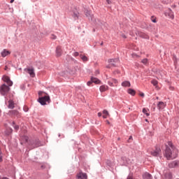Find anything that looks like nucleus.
Returning <instances> with one entry per match:
<instances>
[{
  "label": "nucleus",
  "mask_w": 179,
  "mask_h": 179,
  "mask_svg": "<svg viewBox=\"0 0 179 179\" xmlns=\"http://www.w3.org/2000/svg\"><path fill=\"white\" fill-rule=\"evenodd\" d=\"M2 80L3 82H6L8 86H12L13 85V82L10 80V78L8 76H3Z\"/></svg>",
  "instance_id": "nucleus-5"
},
{
  "label": "nucleus",
  "mask_w": 179,
  "mask_h": 179,
  "mask_svg": "<svg viewBox=\"0 0 179 179\" xmlns=\"http://www.w3.org/2000/svg\"><path fill=\"white\" fill-rule=\"evenodd\" d=\"M73 56H74V57H79V52H75L73 53Z\"/></svg>",
  "instance_id": "nucleus-35"
},
{
  "label": "nucleus",
  "mask_w": 179,
  "mask_h": 179,
  "mask_svg": "<svg viewBox=\"0 0 179 179\" xmlns=\"http://www.w3.org/2000/svg\"><path fill=\"white\" fill-rule=\"evenodd\" d=\"M0 113H1V110H0Z\"/></svg>",
  "instance_id": "nucleus-48"
},
{
  "label": "nucleus",
  "mask_w": 179,
  "mask_h": 179,
  "mask_svg": "<svg viewBox=\"0 0 179 179\" xmlns=\"http://www.w3.org/2000/svg\"><path fill=\"white\" fill-rule=\"evenodd\" d=\"M85 15L87 16V17H92V11L86 10L85 11Z\"/></svg>",
  "instance_id": "nucleus-24"
},
{
  "label": "nucleus",
  "mask_w": 179,
  "mask_h": 179,
  "mask_svg": "<svg viewBox=\"0 0 179 179\" xmlns=\"http://www.w3.org/2000/svg\"><path fill=\"white\" fill-rule=\"evenodd\" d=\"M98 117H101V113H98Z\"/></svg>",
  "instance_id": "nucleus-42"
},
{
  "label": "nucleus",
  "mask_w": 179,
  "mask_h": 179,
  "mask_svg": "<svg viewBox=\"0 0 179 179\" xmlns=\"http://www.w3.org/2000/svg\"><path fill=\"white\" fill-rule=\"evenodd\" d=\"M91 80L92 83H96V85H99L100 83V81L96 78H91Z\"/></svg>",
  "instance_id": "nucleus-19"
},
{
  "label": "nucleus",
  "mask_w": 179,
  "mask_h": 179,
  "mask_svg": "<svg viewBox=\"0 0 179 179\" xmlns=\"http://www.w3.org/2000/svg\"><path fill=\"white\" fill-rule=\"evenodd\" d=\"M107 3H108V5H110L111 3V1L110 0H106Z\"/></svg>",
  "instance_id": "nucleus-39"
},
{
  "label": "nucleus",
  "mask_w": 179,
  "mask_h": 179,
  "mask_svg": "<svg viewBox=\"0 0 179 179\" xmlns=\"http://www.w3.org/2000/svg\"><path fill=\"white\" fill-rule=\"evenodd\" d=\"M165 15L166 16H169V17H170V19H174V13L173 12V10H171V9H169L166 13Z\"/></svg>",
  "instance_id": "nucleus-8"
},
{
  "label": "nucleus",
  "mask_w": 179,
  "mask_h": 179,
  "mask_svg": "<svg viewBox=\"0 0 179 179\" xmlns=\"http://www.w3.org/2000/svg\"><path fill=\"white\" fill-rule=\"evenodd\" d=\"M22 141H24V142H29V137L24 136L22 138Z\"/></svg>",
  "instance_id": "nucleus-27"
},
{
  "label": "nucleus",
  "mask_w": 179,
  "mask_h": 179,
  "mask_svg": "<svg viewBox=\"0 0 179 179\" xmlns=\"http://www.w3.org/2000/svg\"><path fill=\"white\" fill-rule=\"evenodd\" d=\"M43 94H45V93L43 92H42V91H40V92H38V96H39L40 97H43Z\"/></svg>",
  "instance_id": "nucleus-30"
},
{
  "label": "nucleus",
  "mask_w": 179,
  "mask_h": 179,
  "mask_svg": "<svg viewBox=\"0 0 179 179\" xmlns=\"http://www.w3.org/2000/svg\"><path fill=\"white\" fill-rule=\"evenodd\" d=\"M151 21L153 22V23H157V21L156 20V17H155V16H152L151 17Z\"/></svg>",
  "instance_id": "nucleus-26"
},
{
  "label": "nucleus",
  "mask_w": 179,
  "mask_h": 179,
  "mask_svg": "<svg viewBox=\"0 0 179 179\" xmlns=\"http://www.w3.org/2000/svg\"><path fill=\"white\" fill-rule=\"evenodd\" d=\"M122 86L123 87H130L131 83H129V81H124V82L122 83Z\"/></svg>",
  "instance_id": "nucleus-15"
},
{
  "label": "nucleus",
  "mask_w": 179,
  "mask_h": 179,
  "mask_svg": "<svg viewBox=\"0 0 179 179\" xmlns=\"http://www.w3.org/2000/svg\"><path fill=\"white\" fill-rule=\"evenodd\" d=\"M10 3H13V2H15V0H10Z\"/></svg>",
  "instance_id": "nucleus-43"
},
{
  "label": "nucleus",
  "mask_w": 179,
  "mask_h": 179,
  "mask_svg": "<svg viewBox=\"0 0 179 179\" xmlns=\"http://www.w3.org/2000/svg\"><path fill=\"white\" fill-rule=\"evenodd\" d=\"M127 179H134V178H132V176H129L127 177Z\"/></svg>",
  "instance_id": "nucleus-41"
},
{
  "label": "nucleus",
  "mask_w": 179,
  "mask_h": 179,
  "mask_svg": "<svg viewBox=\"0 0 179 179\" xmlns=\"http://www.w3.org/2000/svg\"><path fill=\"white\" fill-rule=\"evenodd\" d=\"M9 54H10V52L4 49L3 52H1V57H3V58H5V57H7V55H9Z\"/></svg>",
  "instance_id": "nucleus-14"
},
{
  "label": "nucleus",
  "mask_w": 179,
  "mask_h": 179,
  "mask_svg": "<svg viewBox=\"0 0 179 179\" xmlns=\"http://www.w3.org/2000/svg\"><path fill=\"white\" fill-rule=\"evenodd\" d=\"M108 85L112 87H114V83L112 81H108Z\"/></svg>",
  "instance_id": "nucleus-32"
},
{
  "label": "nucleus",
  "mask_w": 179,
  "mask_h": 179,
  "mask_svg": "<svg viewBox=\"0 0 179 179\" xmlns=\"http://www.w3.org/2000/svg\"><path fill=\"white\" fill-rule=\"evenodd\" d=\"M128 93H129V94H131V96H135V94H136V92H135V90H134L132 89H129Z\"/></svg>",
  "instance_id": "nucleus-20"
},
{
  "label": "nucleus",
  "mask_w": 179,
  "mask_h": 179,
  "mask_svg": "<svg viewBox=\"0 0 179 179\" xmlns=\"http://www.w3.org/2000/svg\"><path fill=\"white\" fill-rule=\"evenodd\" d=\"M111 82L114 83L115 85H117L118 83V81L114 78H112Z\"/></svg>",
  "instance_id": "nucleus-29"
},
{
  "label": "nucleus",
  "mask_w": 179,
  "mask_h": 179,
  "mask_svg": "<svg viewBox=\"0 0 179 179\" xmlns=\"http://www.w3.org/2000/svg\"><path fill=\"white\" fill-rule=\"evenodd\" d=\"M73 17H75V19H78V14L74 13Z\"/></svg>",
  "instance_id": "nucleus-38"
},
{
  "label": "nucleus",
  "mask_w": 179,
  "mask_h": 179,
  "mask_svg": "<svg viewBox=\"0 0 179 179\" xmlns=\"http://www.w3.org/2000/svg\"><path fill=\"white\" fill-rule=\"evenodd\" d=\"M143 114H145V115H147V117H149V115H150V113H149V109H146V108H143Z\"/></svg>",
  "instance_id": "nucleus-21"
},
{
  "label": "nucleus",
  "mask_w": 179,
  "mask_h": 179,
  "mask_svg": "<svg viewBox=\"0 0 179 179\" xmlns=\"http://www.w3.org/2000/svg\"><path fill=\"white\" fill-rule=\"evenodd\" d=\"M142 64H143L144 65H146L148 64V59H143L141 61Z\"/></svg>",
  "instance_id": "nucleus-28"
},
{
  "label": "nucleus",
  "mask_w": 179,
  "mask_h": 179,
  "mask_svg": "<svg viewBox=\"0 0 179 179\" xmlns=\"http://www.w3.org/2000/svg\"><path fill=\"white\" fill-rule=\"evenodd\" d=\"M178 166H179V162L176 161L172 162L169 164V167L170 169H174V167H178Z\"/></svg>",
  "instance_id": "nucleus-9"
},
{
  "label": "nucleus",
  "mask_w": 179,
  "mask_h": 179,
  "mask_svg": "<svg viewBox=\"0 0 179 179\" xmlns=\"http://www.w3.org/2000/svg\"><path fill=\"white\" fill-rule=\"evenodd\" d=\"M55 52L56 57H61L62 55V48L61 46H57Z\"/></svg>",
  "instance_id": "nucleus-7"
},
{
  "label": "nucleus",
  "mask_w": 179,
  "mask_h": 179,
  "mask_svg": "<svg viewBox=\"0 0 179 179\" xmlns=\"http://www.w3.org/2000/svg\"><path fill=\"white\" fill-rule=\"evenodd\" d=\"M106 68H110V66H107Z\"/></svg>",
  "instance_id": "nucleus-45"
},
{
  "label": "nucleus",
  "mask_w": 179,
  "mask_h": 179,
  "mask_svg": "<svg viewBox=\"0 0 179 179\" xmlns=\"http://www.w3.org/2000/svg\"><path fill=\"white\" fill-rule=\"evenodd\" d=\"M38 146H41V144L40 141H37V142H36V145H35V148H38Z\"/></svg>",
  "instance_id": "nucleus-34"
},
{
  "label": "nucleus",
  "mask_w": 179,
  "mask_h": 179,
  "mask_svg": "<svg viewBox=\"0 0 179 179\" xmlns=\"http://www.w3.org/2000/svg\"><path fill=\"white\" fill-rule=\"evenodd\" d=\"M160 152H162V150H160V148L156 147L155 150L150 152V155H152V156H159V155H160Z\"/></svg>",
  "instance_id": "nucleus-6"
},
{
  "label": "nucleus",
  "mask_w": 179,
  "mask_h": 179,
  "mask_svg": "<svg viewBox=\"0 0 179 179\" xmlns=\"http://www.w3.org/2000/svg\"><path fill=\"white\" fill-rule=\"evenodd\" d=\"M92 83H93V82L92 80L91 81H88L87 83V86H90V85H92Z\"/></svg>",
  "instance_id": "nucleus-36"
},
{
  "label": "nucleus",
  "mask_w": 179,
  "mask_h": 179,
  "mask_svg": "<svg viewBox=\"0 0 179 179\" xmlns=\"http://www.w3.org/2000/svg\"><path fill=\"white\" fill-rule=\"evenodd\" d=\"M13 125L16 131H17V129H19V126L15 125V122H13Z\"/></svg>",
  "instance_id": "nucleus-31"
},
{
  "label": "nucleus",
  "mask_w": 179,
  "mask_h": 179,
  "mask_svg": "<svg viewBox=\"0 0 179 179\" xmlns=\"http://www.w3.org/2000/svg\"><path fill=\"white\" fill-rule=\"evenodd\" d=\"M122 160H123V162H125L127 160V157H122Z\"/></svg>",
  "instance_id": "nucleus-37"
},
{
  "label": "nucleus",
  "mask_w": 179,
  "mask_h": 179,
  "mask_svg": "<svg viewBox=\"0 0 179 179\" xmlns=\"http://www.w3.org/2000/svg\"><path fill=\"white\" fill-rule=\"evenodd\" d=\"M108 62L110 63V65H111V66H115V64H114V63L118 62V59H110L108 60Z\"/></svg>",
  "instance_id": "nucleus-13"
},
{
  "label": "nucleus",
  "mask_w": 179,
  "mask_h": 179,
  "mask_svg": "<svg viewBox=\"0 0 179 179\" xmlns=\"http://www.w3.org/2000/svg\"><path fill=\"white\" fill-rule=\"evenodd\" d=\"M8 69V66H6L5 68V71H6Z\"/></svg>",
  "instance_id": "nucleus-44"
},
{
  "label": "nucleus",
  "mask_w": 179,
  "mask_h": 179,
  "mask_svg": "<svg viewBox=\"0 0 179 179\" xmlns=\"http://www.w3.org/2000/svg\"><path fill=\"white\" fill-rule=\"evenodd\" d=\"M103 114H104V115H103V118H107V117H108V111L104 110L103 111Z\"/></svg>",
  "instance_id": "nucleus-23"
},
{
  "label": "nucleus",
  "mask_w": 179,
  "mask_h": 179,
  "mask_svg": "<svg viewBox=\"0 0 179 179\" xmlns=\"http://www.w3.org/2000/svg\"><path fill=\"white\" fill-rule=\"evenodd\" d=\"M151 83H152V85H153V86H155V87H157V84H158L159 83H158L157 80H152L151 81Z\"/></svg>",
  "instance_id": "nucleus-25"
},
{
  "label": "nucleus",
  "mask_w": 179,
  "mask_h": 179,
  "mask_svg": "<svg viewBox=\"0 0 179 179\" xmlns=\"http://www.w3.org/2000/svg\"><path fill=\"white\" fill-rule=\"evenodd\" d=\"M50 96H44L38 98V101L41 104V106H45L47 103H50Z\"/></svg>",
  "instance_id": "nucleus-2"
},
{
  "label": "nucleus",
  "mask_w": 179,
  "mask_h": 179,
  "mask_svg": "<svg viewBox=\"0 0 179 179\" xmlns=\"http://www.w3.org/2000/svg\"><path fill=\"white\" fill-rule=\"evenodd\" d=\"M10 115H19V112H17V110H10Z\"/></svg>",
  "instance_id": "nucleus-22"
},
{
  "label": "nucleus",
  "mask_w": 179,
  "mask_h": 179,
  "mask_svg": "<svg viewBox=\"0 0 179 179\" xmlns=\"http://www.w3.org/2000/svg\"><path fill=\"white\" fill-rule=\"evenodd\" d=\"M166 107V103L163 101H159L157 104V108L159 110H163Z\"/></svg>",
  "instance_id": "nucleus-11"
},
{
  "label": "nucleus",
  "mask_w": 179,
  "mask_h": 179,
  "mask_svg": "<svg viewBox=\"0 0 179 179\" xmlns=\"http://www.w3.org/2000/svg\"><path fill=\"white\" fill-rule=\"evenodd\" d=\"M10 90V88L8 87V85H6L5 84H3L0 87V93L2 96H5L6 93H8Z\"/></svg>",
  "instance_id": "nucleus-3"
},
{
  "label": "nucleus",
  "mask_w": 179,
  "mask_h": 179,
  "mask_svg": "<svg viewBox=\"0 0 179 179\" xmlns=\"http://www.w3.org/2000/svg\"><path fill=\"white\" fill-rule=\"evenodd\" d=\"M24 72L29 73L31 78H34L36 76V73H34V69L33 67H27L24 69Z\"/></svg>",
  "instance_id": "nucleus-4"
},
{
  "label": "nucleus",
  "mask_w": 179,
  "mask_h": 179,
  "mask_svg": "<svg viewBox=\"0 0 179 179\" xmlns=\"http://www.w3.org/2000/svg\"><path fill=\"white\" fill-rule=\"evenodd\" d=\"M8 108H11V109L15 108V103L13 102V101L10 100L8 101Z\"/></svg>",
  "instance_id": "nucleus-17"
},
{
  "label": "nucleus",
  "mask_w": 179,
  "mask_h": 179,
  "mask_svg": "<svg viewBox=\"0 0 179 179\" xmlns=\"http://www.w3.org/2000/svg\"><path fill=\"white\" fill-rule=\"evenodd\" d=\"M77 178L78 179H87V175L84 173H79L77 175Z\"/></svg>",
  "instance_id": "nucleus-10"
},
{
  "label": "nucleus",
  "mask_w": 179,
  "mask_h": 179,
  "mask_svg": "<svg viewBox=\"0 0 179 179\" xmlns=\"http://www.w3.org/2000/svg\"><path fill=\"white\" fill-rule=\"evenodd\" d=\"M80 58H81V59L83 61V62H87V61H89V58H87V57H86L83 55H80Z\"/></svg>",
  "instance_id": "nucleus-18"
},
{
  "label": "nucleus",
  "mask_w": 179,
  "mask_h": 179,
  "mask_svg": "<svg viewBox=\"0 0 179 179\" xmlns=\"http://www.w3.org/2000/svg\"><path fill=\"white\" fill-rule=\"evenodd\" d=\"M99 90H100L101 93H103L104 92H107V90H108V86H107L106 85H101L99 87Z\"/></svg>",
  "instance_id": "nucleus-12"
},
{
  "label": "nucleus",
  "mask_w": 179,
  "mask_h": 179,
  "mask_svg": "<svg viewBox=\"0 0 179 179\" xmlns=\"http://www.w3.org/2000/svg\"><path fill=\"white\" fill-rule=\"evenodd\" d=\"M140 96H141V97H145V94L141 93V94H140Z\"/></svg>",
  "instance_id": "nucleus-40"
},
{
  "label": "nucleus",
  "mask_w": 179,
  "mask_h": 179,
  "mask_svg": "<svg viewBox=\"0 0 179 179\" xmlns=\"http://www.w3.org/2000/svg\"><path fill=\"white\" fill-rule=\"evenodd\" d=\"M168 146L165 150V157L166 159H176L177 157V155H178V150L174 148L173 145V143L171 141L168 142Z\"/></svg>",
  "instance_id": "nucleus-1"
},
{
  "label": "nucleus",
  "mask_w": 179,
  "mask_h": 179,
  "mask_svg": "<svg viewBox=\"0 0 179 179\" xmlns=\"http://www.w3.org/2000/svg\"><path fill=\"white\" fill-rule=\"evenodd\" d=\"M50 38H52V40H56L57 39V36L52 34L50 36Z\"/></svg>",
  "instance_id": "nucleus-33"
},
{
  "label": "nucleus",
  "mask_w": 179,
  "mask_h": 179,
  "mask_svg": "<svg viewBox=\"0 0 179 179\" xmlns=\"http://www.w3.org/2000/svg\"><path fill=\"white\" fill-rule=\"evenodd\" d=\"M131 138H132V136H130V137H129V139H131Z\"/></svg>",
  "instance_id": "nucleus-46"
},
{
  "label": "nucleus",
  "mask_w": 179,
  "mask_h": 179,
  "mask_svg": "<svg viewBox=\"0 0 179 179\" xmlns=\"http://www.w3.org/2000/svg\"><path fill=\"white\" fill-rule=\"evenodd\" d=\"M145 121L148 122V120L146 119Z\"/></svg>",
  "instance_id": "nucleus-47"
},
{
  "label": "nucleus",
  "mask_w": 179,
  "mask_h": 179,
  "mask_svg": "<svg viewBox=\"0 0 179 179\" xmlns=\"http://www.w3.org/2000/svg\"><path fill=\"white\" fill-rule=\"evenodd\" d=\"M143 179H152V175H150L149 173H145L143 175Z\"/></svg>",
  "instance_id": "nucleus-16"
}]
</instances>
